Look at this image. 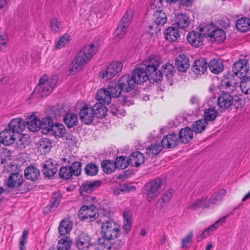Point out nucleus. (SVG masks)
I'll use <instances>...</instances> for the list:
<instances>
[{
  "label": "nucleus",
  "mask_w": 250,
  "mask_h": 250,
  "mask_svg": "<svg viewBox=\"0 0 250 250\" xmlns=\"http://www.w3.org/2000/svg\"><path fill=\"white\" fill-rule=\"evenodd\" d=\"M98 47L90 44L81 49L71 63L70 71L80 70L98 51Z\"/></svg>",
  "instance_id": "obj_1"
},
{
  "label": "nucleus",
  "mask_w": 250,
  "mask_h": 250,
  "mask_svg": "<svg viewBox=\"0 0 250 250\" xmlns=\"http://www.w3.org/2000/svg\"><path fill=\"white\" fill-rule=\"evenodd\" d=\"M61 202V197L59 193H54L51 197L50 203L44 209V213L48 214L55 210Z\"/></svg>",
  "instance_id": "obj_27"
},
{
  "label": "nucleus",
  "mask_w": 250,
  "mask_h": 250,
  "mask_svg": "<svg viewBox=\"0 0 250 250\" xmlns=\"http://www.w3.org/2000/svg\"><path fill=\"white\" fill-rule=\"evenodd\" d=\"M107 89L101 88L97 92L96 98L104 104H109L112 99Z\"/></svg>",
  "instance_id": "obj_36"
},
{
  "label": "nucleus",
  "mask_w": 250,
  "mask_h": 250,
  "mask_svg": "<svg viewBox=\"0 0 250 250\" xmlns=\"http://www.w3.org/2000/svg\"><path fill=\"white\" fill-rule=\"evenodd\" d=\"M208 67L210 71L214 74H219L224 69V65L221 60L212 59L208 63Z\"/></svg>",
  "instance_id": "obj_30"
},
{
  "label": "nucleus",
  "mask_w": 250,
  "mask_h": 250,
  "mask_svg": "<svg viewBox=\"0 0 250 250\" xmlns=\"http://www.w3.org/2000/svg\"><path fill=\"white\" fill-rule=\"evenodd\" d=\"M208 124L204 119L198 120L192 124V130L196 133H200L205 129Z\"/></svg>",
  "instance_id": "obj_42"
},
{
  "label": "nucleus",
  "mask_w": 250,
  "mask_h": 250,
  "mask_svg": "<svg viewBox=\"0 0 250 250\" xmlns=\"http://www.w3.org/2000/svg\"><path fill=\"white\" fill-rule=\"evenodd\" d=\"M175 66L179 71L186 72L190 66L188 57L184 54L178 56L175 59Z\"/></svg>",
  "instance_id": "obj_21"
},
{
  "label": "nucleus",
  "mask_w": 250,
  "mask_h": 250,
  "mask_svg": "<svg viewBox=\"0 0 250 250\" xmlns=\"http://www.w3.org/2000/svg\"><path fill=\"white\" fill-rule=\"evenodd\" d=\"M63 121L68 127L71 128L78 125V118L76 114L69 113L63 117Z\"/></svg>",
  "instance_id": "obj_40"
},
{
  "label": "nucleus",
  "mask_w": 250,
  "mask_h": 250,
  "mask_svg": "<svg viewBox=\"0 0 250 250\" xmlns=\"http://www.w3.org/2000/svg\"><path fill=\"white\" fill-rule=\"evenodd\" d=\"M161 63L159 56H151L144 60L140 64L149 73L150 78L154 82H158L162 79V73L158 71V67Z\"/></svg>",
  "instance_id": "obj_2"
},
{
  "label": "nucleus",
  "mask_w": 250,
  "mask_h": 250,
  "mask_svg": "<svg viewBox=\"0 0 250 250\" xmlns=\"http://www.w3.org/2000/svg\"><path fill=\"white\" fill-rule=\"evenodd\" d=\"M204 28H200L199 31L200 32L192 31L190 32L187 37L188 42L193 46L199 47L203 44L204 37L201 32Z\"/></svg>",
  "instance_id": "obj_14"
},
{
  "label": "nucleus",
  "mask_w": 250,
  "mask_h": 250,
  "mask_svg": "<svg viewBox=\"0 0 250 250\" xmlns=\"http://www.w3.org/2000/svg\"><path fill=\"white\" fill-rule=\"evenodd\" d=\"M214 231L211 226L208 229L204 230L202 233L197 237V241H200L205 238L209 236Z\"/></svg>",
  "instance_id": "obj_63"
},
{
  "label": "nucleus",
  "mask_w": 250,
  "mask_h": 250,
  "mask_svg": "<svg viewBox=\"0 0 250 250\" xmlns=\"http://www.w3.org/2000/svg\"><path fill=\"white\" fill-rule=\"evenodd\" d=\"M203 208H209V203H207V197L193 200L189 205L188 209L195 210Z\"/></svg>",
  "instance_id": "obj_29"
},
{
  "label": "nucleus",
  "mask_w": 250,
  "mask_h": 250,
  "mask_svg": "<svg viewBox=\"0 0 250 250\" xmlns=\"http://www.w3.org/2000/svg\"><path fill=\"white\" fill-rule=\"evenodd\" d=\"M23 178L22 174L18 172H11L8 178L4 182L6 187L11 189H17L20 188L23 183Z\"/></svg>",
  "instance_id": "obj_11"
},
{
  "label": "nucleus",
  "mask_w": 250,
  "mask_h": 250,
  "mask_svg": "<svg viewBox=\"0 0 250 250\" xmlns=\"http://www.w3.org/2000/svg\"><path fill=\"white\" fill-rule=\"evenodd\" d=\"M226 193L227 190L224 189H221L218 192H214L210 196L209 199L207 200V203H209V206L210 204H216L219 201L223 200Z\"/></svg>",
  "instance_id": "obj_39"
},
{
  "label": "nucleus",
  "mask_w": 250,
  "mask_h": 250,
  "mask_svg": "<svg viewBox=\"0 0 250 250\" xmlns=\"http://www.w3.org/2000/svg\"><path fill=\"white\" fill-rule=\"evenodd\" d=\"M173 191L172 189L166 191L161 196V200L164 203H167L172 196Z\"/></svg>",
  "instance_id": "obj_64"
},
{
  "label": "nucleus",
  "mask_w": 250,
  "mask_h": 250,
  "mask_svg": "<svg viewBox=\"0 0 250 250\" xmlns=\"http://www.w3.org/2000/svg\"><path fill=\"white\" fill-rule=\"evenodd\" d=\"M162 146L159 144H152L146 148V153L148 155L153 157L162 151Z\"/></svg>",
  "instance_id": "obj_47"
},
{
  "label": "nucleus",
  "mask_w": 250,
  "mask_h": 250,
  "mask_svg": "<svg viewBox=\"0 0 250 250\" xmlns=\"http://www.w3.org/2000/svg\"><path fill=\"white\" fill-rule=\"evenodd\" d=\"M116 165V168H118L120 169H125L127 167L129 164L128 163V159L126 160V157L120 156L116 158L115 162H114Z\"/></svg>",
  "instance_id": "obj_53"
},
{
  "label": "nucleus",
  "mask_w": 250,
  "mask_h": 250,
  "mask_svg": "<svg viewBox=\"0 0 250 250\" xmlns=\"http://www.w3.org/2000/svg\"><path fill=\"white\" fill-rule=\"evenodd\" d=\"M26 125L30 131H38L41 129V120L34 115H31L26 118Z\"/></svg>",
  "instance_id": "obj_23"
},
{
  "label": "nucleus",
  "mask_w": 250,
  "mask_h": 250,
  "mask_svg": "<svg viewBox=\"0 0 250 250\" xmlns=\"http://www.w3.org/2000/svg\"><path fill=\"white\" fill-rule=\"evenodd\" d=\"M92 109L93 111L94 115L97 117L101 118L105 117L107 109L104 105L103 103H96L93 107H92Z\"/></svg>",
  "instance_id": "obj_35"
},
{
  "label": "nucleus",
  "mask_w": 250,
  "mask_h": 250,
  "mask_svg": "<svg viewBox=\"0 0 250 250\" xmlns=\"http://www.w3.org/2000/svg\"><path fill=\"white\" fill-rule=\"evenodd\" d=\"M249 68L248 60L240 59L233 64L232 71L235 76L244 79L249 73Z\"/></svg>",
  "instance_id": "obj_8"
},
{
  "label": "nucleus",
  "mask_w": 250,
  "mask_h": 250,
  "mask_svg": "<svg viewBox=\"0 0 250 250\" xmlns=\"http://www.w3.org/2000/svg\"><path fill=\"white\" fill-rule=\"evenodd\" d=\"M127 29V28L125 27V25L123 26L121 24H119L115 32V38L116 40H120L124 38Z\"/></svg>",
  "instance_id": "obj_58"
},
{
  "label": "nucleus",
  "mask_w": 250,
  "mask_h": 250,
  "mask_svg": "<svg viewBox=\"0 0 250 250\" xmlns=\"http://www.w3.org/2000/svg\"><path fill=\"white\" fill-rule=\"evenodd\" d=\"M97 211V208L93 205L83 206L79 211L78 216L81 221L90 222L98 217Z\"/></svg>",
  "instance_id": "obj_7"
},
{
  "label": "nucleus",
  "mask_w": 250,
  "mask_h": 250,
  "mask_svg": "<svg viewBox=\"0 0 250 250\" xmlns=\"http://www.w3.org/2000/svg\"><path fill=\"white\" fill-rule=\"evenodd\" d=\"M111 240L104 237L99 238L97 247V250H111Z\"/></svg>",
  "instance_id": "obj_46"
},
{
  "label": "nucleus",
  "mask_w": 250,
  "mask_h": 250,
  "mask_svg": "<svg viewBox=\"0 0 250 250\" xmlns=\"http://www.w3.org/2000/svg\"><path fill=\"white\" fill-rule=\"evenodd\" d=\"M30 144L29 138L26 135L21 136L20 139L16 142L18 148L23 149L29 146Z\"/></svg>",
  "instance_id": "obj_56"
},
{
  "label": "nucleus",
  "mask_w": 250,
  "mask_h": 250,
  "mask_svg": "<svg viewBox=\"0 0 250 250\" xmlns=\"http://www.w3.org/2000/svg\"><path fill=\"white\" fill-rule=\"evenodd\" d=\"M118 86L122 90L128 92L131 91L135 86V83L131 75H124L118 81Z\"/></svg>",
  "instance_id": "obj_12"
},
{
  "label": "nucleus",
  "mask_w": 250,
  "mask_h": 250,
  "mask_svg": "<svg viewBox=\"0 0 250 250\" xmlns=\"http://www.w3.org/2000/svg\"><path fill=\"white\" fill-rule=\"evenodd\" d=\"M179 142L178 137L175 133L169 134L165 136L161 141L163 147L166 148H174Z\"/></svg>",
  "instance_id": "obj_18"
},
{
  "label": "nucleus",
  "mask_w": 250,
  "mask_h": 250,
  "mask_svg": "<svg viewBox=\"0 0 250 250\" xmlns=\"http://www.w3.org/2000/svg\"><path fill=\"white\" fill-rule=\"evenodd\" d=\"M218 115V111L214 108H208L204 111V120L207 121H213L215 120Z\"/></svg>",
  "instance_id": "obj_45"
},
{
  "label": "nucleus",
  "mask_w": 250,
  "mask_h": 250,
  "mask_svg": "<svg viewBox=\"0 0 250 250\" xmlns=\"http://www.w3.org/2000/svg\"><path fill=\"white\" fill-rule=\"evenodd\" d=\"M162 180L161 179L157 178L146 185V199L148 202H151L154 200L162 192Z\"/></svg>",
  "instance_id": "obj_6"
},
{
  "label": "nucleus",
  "mask_w": 250,
  "mask_h": 250,
  "mask_svg": "<svg viewBox=\"0 0 250 250\" xmlns=\"http://www.w3.org/2000/svg\"><path fill=\"white\" fill-rule=\"evenodd\" d=\"M52 147V143L49 139L42 138L40 141L39 148L44 153L49 151Z\"/></svg>",
  "instance_id": "obj_52"
},
{
  "label": "nucleus",
  "mask_w": 250,
  "mask_h": 250,
  "mask_svg": "<svg viewBox=\"0 0 250 250\" xmlns=\"http://www.w3.org/2000/svg\"><path fill=\"white\" fill-rule=\"evenodd\" d=\"M56 162L50 160L46 161L42 166V173L46 177H52L58 171Z\"/></svg>",
  "instance_id": "obj_16"
},
{
  "label": "nucleus",
  "mask_w": 250,
  "mask_h": 250,
  "mask_svg": "<svg viewBox=\"0 0 250 250\" xmlns=\"http://www.w3.org/2000/svg\"><path fill=\"white\" fill-rule=\"evenodd\" d=\"M190 21L186 14L178 13L175 17L174 24L181 29H185L190 24Z\"/></svg>",
  "instance_id": "obj_22"
},
{
  "label": "nucleus",
  "mask_w": 250,
  "mask_h": 250,
  "mask_svg": "<svg viewBox=\"0 0 250 250\" xmlns=\"http://www.w3.org/2000/svg\"><path fill=\"white\" fill-rule=\"evenodd\" d=\"M193 234L192 231H190L188 235L182 240V248L183 249H187L190 246Z\"/></svg>",
  "instance_id": "obj_59"
},
{
  "label": "nucleus",
  "mask_w": 250,
  "mask_h": 250,
  "mask_svg": "<svg viewBox=\"0 0 250 250\" xmlns=\"http://www.w3.org/2000/svg\"><path fill=\"white\" fill-rule=\"evenodd\" d=\"M150 75L140 63L137 65V67L132 72L131 76L136 84H141L146 82L148 79H151Z\"/></svg>",
  "instance_id": "obj_10"
},
{
  "label": "nucleus",
  "mask_w": 250,
  "mask_h": 250,
  "mask_svg": "<svg viewBox=\"0 0 250 250\" xmlns=\"http://www.w3.org/2000/svg\"><path fill=\"white\" fill-rule=\"evenodd\" d=\"M102 184L100 180L86 181L83 183L80 188V194L82 195L86 193H91L97 189Z\"/></svg>",
  "instance_id": "obj_15"
},
{
  "label": "nucleus",
  "mask_w": 250,
  "mask_h": 250,
  "mask_svg": "<svg viewBox=\"0 0 250 250\" xmlns=\"http://www.w3.org/2000/svg\"><path fill=\"white\" fill-rule=\"evenodd\" d=\"M25 127V122L21 118L12 119L9 123L8 129L14 133H21Z\"/></svg>",
  "instance_id": "obj_17"
},
{
  "label": "nucleus",
  "mask_w": 250,
  "mask_h": 250,
  "mask_svg": "<svg viewBox=\"0 0 250 250\" xmlns=\"http://www.w3.org/2000/svg\"><path fill=\"white\" fill-rule=\"evenodd\" d=\"M15 140V134L8 128H6L0 133V142L4 146L13 144Z\"/></svg>",
  "instance_id": "obj_20"
},
{
  "label": "nucleus",
  "mask_w": 250,
  "mask_h": 250,
  "mask_svg": "<svg viewBox=\"0 0 250 250\" xmlns=\"http://www.w3.org/2000/svg\"><path fill=\"white\" fill-rule=\"evenodd\" d=\"M123 66V64L120 62H112L101 72L102 78L105 80L113 78L118 73L122 71Z\"/></svg>",
  "instance_id": "obj_9"
},
{
  "label": "nucleus",
  "mask_w": 250,
  "mask_h": 250,
  "mask_svg": "<svg viewBox=\"0 0 250 250\" xmlns=\"http://www.w3.org/2000/svg\"><path fill=\"white\" fill-rule=\"evenodd\" d=\"M111 249L115 250H120L123 245L124 244V242H123L121 239H113L111 240Z\"/></svg>",
  "instance_id": "obj_62"
},
{
  "label": "nucleus",
  "mask_w": 250,
  "mask_h": 250,
  "mask_svg": "<svg viewBox=\"0 0 250 250\" xmlns=\"http://www.w3.org/2000/svg\"><path fill=\"white\" fill-rule=\"evenodd\" d=\"M53 125L52 119L48 116L43 118L41 121V128L44 130L45 133L50 132Z\"/></svg>",
  "instance_id": "obj_44"
},
{
  "label": "nucleus",
  "mask_w": 250,
  "mask_h": 250,
  "mask_svg": "<svg viewBox=\"0 0 250 250\" xmlns=\"http://www.w3.org/2000/svg\"><path fill=\"white\" fill-rule=\"evenodd\" d=\"M82 163L80 162H74L72 165L69 167L73 175L79 176L81 173Z\"/></svg>",
  "instance_id": "obj_60"
},
{
  "label": "nucleus",
  "mask_w": 250,
  "mask_h": 250,
  "mask_svg": "<svg viewBox=\"0 0 250 250\" xmlns=\"http://www.w3.org/2000/svg\"><path fill=\"white\" fill-rule=\"evenodd\" d=\"M162 73H164L167 77H170L173 76L175 68L173 65L170 63H167L165 65H163L161 70H160Z\"/></svg>",
  "instance_id": "obj_55"
},
{
  "label": "nucleus",
  "mask_w": 250,
  "mask_h": 250,
  "mask_svg": "<svg viewBox=\"0 0 250 250\" xmlns=\"http://www.w3.org/2000/svg\"><path fill=\"white\" fill-rule=\"evenodd\" d=\"M98 167L93 163L87 164L84 168L85 174L88 176H93L98 172Z\"/></svg>",
  "instance_id": "obj_48"
},
{
  "label": "nucleus",
  "mask_w": 250,
  "mask_h": 250,
  "mask_svg": "<svg viewBox=\"0 0 250 250\" xmlns=\"http://www.w3.org/2000/svg\"><path fill=\"white\" fill-rule=\"evenodd\" d=\"M106 89L111 98L118 97L121 95L122 91L118 86V83L113 81L109 83Z\"/></svg>",
  "instance_id": "obj_34"
},
{
  "label": "nucleus",
  "mask_w": 250,
  "mask_h": 250,
  "mask_svg": "<svg viewBox=\"0 0 250 250\" xmlns=\"http://www.w3.org/2000/svg\"><path fill=\"white\" fill-rule=\"evenodd\" d=\"M193 130L188 127L181 129L179 133V141L183 144L190 142L193 138Z\"/></svg>",
  "instance_id": "obj_28"
},
{
  "label": "nucleus",
  "mask_w": 250,
  "mask_h": 250,
  "mask_svg": "<svg viewBox=\"0 0 250 250\" xmlns=\"http://www.w3.org/2000/svg\"><path fill=\"white\" fill-rule=\"evenodd\" d=\"M59 174L61 178L65 180L71 179L73 175L71 168L67 166L62 167L60 169Z\"/></svg>",
  "instance_id": "obj_51"
},
{
  "label": "nucleus",
  "mask_w": 250,
  "mask_h": 250,
  "mask_svg": "<svg viewBox=\"0 0 250 250\" xmlns=\"http://www.w3.org/2000/svg\"><path fill=\"white\" fill-rule=\"evenodd\" d=\"M217 104L222 109H227L233 106L235 108L242 107L243 101L235 95L232 96L228 92H222L218 97Z\"/></svg>",
  "instance_id": "obj_3"
},
{
  "label": "nucleus",
  "mask_w": 250,
  "mask_h": 250,
  "mask_svg": "<svg viewBox=\"0 0 250 250\" xmlns=\"http://www.w3.org/2000/svg\"><path fill=\"white\" fill-rule=\"evenodd\" d=\"M80 120L85 124L91 123L94 120V114L90 105L84 104L79 112Z\"/></svg>",
  "instance_id": "obj_13"
},
{
  "label": "nucleus",
  "mask_w": 250,
  "mask_h": 250,
  "mask_svg": "<svg viewBox=\"0 0 250 250\" xmlns=\"http://www.w3.org/2000/svg\"><path fill=\"white\" fill-rule=\"evenodd\" d=\"M153 20L157 25H163L167 21L165 13L162 10H156L153 15Z\"/></svg>",
  "instance_id": "obj_37"
},
{
  "label": "nucleus",
  "mask_w": 250,
  "mask_h": 250,
  "mask_svg": "<svg viewBox=\"0 0 250 250\" xmlns=\"http://www.w3.org/2000/svg\"><path fill=\"white\" fill-rule=\"evenodd\" d=\"M40 174V170L34 166H30L24 170V175L26 179L32 181L37 180Z\"/></svg>",
  "instance_id": "obj_31"
},
{
  "label": "nucleus",
  "mask_w": 250,
  "mask_h": 250,
  "mask_svg": "<svg viewBox=\"0 0 250 250\" xmlns=\"http://www.w3.org/2000/svg\"><path fill=\"white\" fill-rule=\"evenodd\" d=\"M57 82L58 77L56 75L52 76L49 79L44 75L40 78L34 92L41 97L47 96L52 91Z\"/></svg>",
  "instance_id": "obj_4"
},
{
  "label": "nucleus",
  "mask_w": 250,
  "mask_h": 250,
  "mask_svg": "<svg viewBox=\"0 0 250 250\" xmlns=\"http://www.w3.org/2000/svg\"><path fill=\"white\" fill-rule=\"evenodd\" d=\"M164 33L166 39L169 42L175 41L180 37L178 29L174 27H168Z\"/></svg>",
  "instance_id": "obj_33"
},
{
  "label": "nucleus",
  "mask_w": 250,
  "mask_h": 250,
  "mask_svg": "<svg viewBox=\"0 0 250 250\" xmlns=\"http://www.w3.org/2000/svg\"><path fill=\"white\" fill-rule=\"evenodd\" d=\"M132 17V11L131 9L127 10L123 17L121 19L119 24H121L123 26L125 25V27L128 28L129 25L131 22Z\"/></svg>",
  "instance_id": "obj_49"
},
{
  "label": "nucleus",
  "mask_w": 250,
  "mask_h": 250,
  "mask_svg": "<svg viewBox=\"0 0 250 250\" xmlns=\"http://www.w3.org/2000/svg\"><path fill=\"white\" fill-rule=\"evenodd\" d=\"M102 230L104 238L113 240L120 235L119 225L109 219L102 221Z\"/></svg>",
  "instance_id": "obj_5"
},
{
  "label": "nucleus",
  "mask_w": 250,
  "mask_h": 250,
  "mask_svg": "<svg viewBox=\"0 0 250 250\" xmlns=\"http://www.w3.org/2000/svg\"><path fill=\"white\" fill-rule=\"evenodd\" d=\"M101 167L104 172L107 174L112 173L116 168L114 161L109 160L103 161L101 164Z\"/></svg>",
  "instance_id": "obj_41"
},
{
  "label": "nucleus",
  "mask_w": 250,
  "mask_h": 250,
  "mask_svg": "<svg viewBox=\"0 0 250 250\" xmlns=\"http://www.w3.org/2000/svg\"><path fill=\"white\" fill-rule=\"evenodd\" d=\"M70 41V37L67 34L63 35L58 42L55 46L56 49L62 48L66 44L68 43Z\"/></svg>",
  "instance_id": "obj_57"
},
{
  "label": "nucleus",
  "mask_w": 250,
  "mask_h": 250,
  "mask_svg": "<svg viewBox=\"0 0 250 250\" xmlns=\"http://www.w3.org/2000/svg\"><path fill=\"white\" fill-rule=\"evenodd\" d=\"M236 28L243 32H246L250 30V19L243 17L238 19L236 23Z\"/></svg>",
  "instance_id": "obj_32"
},
{
  "label": "nucleus",
  "mask_w": 250,
  "mask_h": 250,
  "mask_svg": "<svg viewBox=\"0 0 250 250\" xmlns=\"http://www.w3.org/2000/svg\"><path fill=\"white\" fill-rule=\"evenodd\" d=\"M72 240L69 237H64L61 239L57 245L58 250H68L70 249Z\"/></svg>",
  "instance_id": "obj_43"
},
{
  "label": "nucleus",
  "mask_w": 250,
  "mask_h": 250,
  "mask_svg": "<svg viewBox=\"0 0 250 250\" xmlns=\"http://www.w3.org/2000/svg\"><path fill=\"white\" fill-rule=\"evenodd\" d=\"M208 36L210 37L212 42H216L218 43L223 42L226 39L225 32L220 28L213 30Z\"/></svg>",
  "instance_id": "obj_26"
},
{
  "label": "nucleus",
  "mask_w": 250,
  "mask_h": 250,
  "mask_svg": "<svg viewBox=\"0 0 250 250\" xmlns=\"http://www.w3.org/2000/svg\"><path fill=\"white\" fill-rule=\"evenodd\" d=\"M120 103L125 105L129 106L134 104L132 98L126 95H122L119 99Z\"/></svg>",
  "instance_id": "obj_61"
},
{
  "label": "nucleus",
  "mask_w": 250,
  "mask_h": 250,
  "mask_svg": "<svg viewBox=\"0 0 250 250\" xmlns=\"http://www.w3.org/2000/svg\"><path fill=\"white\" fill-rule=\"evenodd\" d=\"M240 87L242 91L246 94H250V77H246L241 82Z\"/></svg>",
  "instance_id": "obj_54"
},
{
  "label": "nucleus",
  "mask_w": 250,
  "mask_h": 250,
  "mask_svg": "<svg viewBox=\"0 0 250 250\" xmlns=\"http://www.w3.org/2000/svg\"><path fill=\"white\" fill-rule=\"evenodd\" d=\"M128 159L129 165L136 167L143 164L145 160L143 154L139 151L133 152Z\"/></svg>",
  "instance_id": "obj_25"
},
{
  "label": "nucleus",
  "mask_w": 250,
  "mask_h": 250,
  "mask_svg": "<svg viewBox=\"0 0 250 250\" xmlns=\"http://www.w3.org/2000/svg\"><path fill=\"white\" fill-rule=\"evenodd\" d=\"M73 224L68 219H63L60 223L58 229L59 232L61 235H65L72 229Z\"/></svg>",
  "instance_id": "obj_38"
},
{
  "label": "nucleus",
  "mask_w": 250,
  "mask_h": 250,
  "mask_svg": "<svg viewBox=\"0 0 250 250\" xmlns=\"http://www.w3.org/2000/svg\"><path fill=\"white\" fill-rule=\"evenodd\" d=\"M90 240L91 238L88 235L82 234L79 235L76 239V247L80 250L87 249L91 245Z\"/></svg>",
  "instance_id": "obj_24"
},
{
  "label": "nucleus",
  "mask_w": 250,
  "mask_h": 250,
  "mask_svg": "<svg viewBox=\"0 0 250 250\" xmlns=\"http://www.w3.org/2000/svg\"><path fill=\"white\" fill-rule=\"evenodd\" d=\"M50 132L55 136L61 137L65 133V128L63 125L57 124L53 125Z\"/></svg>",
  "instance_id": "obj_50"
},
{
  "label": "nucleus",
  "mask_w": 250,
  "mask_h": 250,
  "mask_svg": "<svg viewBox=\"0 0 250 250\" xmlns=\"http://www.w3.org/2000/svg\"><path fill=\"white\" fill-rule=\"evenodd\" d=\"M208 63L207 60L203 58H200L196 60L192 66V70L196 75L203 74L207 70Z\"/></svg>",
  "instance_id": "obj_19"
}]
</instances>
